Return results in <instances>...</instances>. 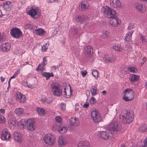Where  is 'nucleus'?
<instances>
[{"label": "nucleus", "mask_w": 147, "mask_h": 147, "mask_svg": "<svg viewBox=\"0 0 147 147\" xmlns=\"http://www.w3.org/2000/svg\"><path fill=\"white\" fill-rule=\"evenodd\" d=\"M66 89L65 87L64 86L61 88L59 84L57 82H53L51 85V90L54 95L59 96L62 94L64 97L69 98L70 94H67Z\"/></svg>", "instance_id": "f257e3e1"}, {"label": "nucleus", "mask_w": 147, "mask_h": 147, "mask_svg": "<svg viewBox=\"0 0 147 147\" xmlns=\"http://www.w3.org/2000/svg\"><path fill=\"white\" fill-rule=\"evenodd\" d=\"M134 117L132 113L125 110L123 111V114L120 115L119 119L122 122L129 124L132 121Z\"/></svg>", "instance_id": "f03ea898"}, {"label": "nucleus", "mask_w": 147, "mask_h": 147, "mask_svg": "<svg viewBox=\"0 0 147 147\" xmlns=\"http://www.w3.org/2000/svg\"><path fill=\"white\" fill-rule=\"evenodd\" d=\"M122 129L121 125L117 121L110 123L107 128V129L111 134H116L120 131Z\"/></svg>", "instance_id": "7ed1b4c3"}, {"label": "nucleus", "mask_w": 147, "mask_h": 147, "mask_svg": "<svg viewBox=\"0 0 147 147\" xmlns=\"http://www.w3.org/2000/svg\"><path fill=\"white\" fill-rule=\"evenodd\" d=\"M90 116L93 122L96 124L100 123L102 120L101 115L99 111L94 108L90 110Z\"/></svg>", "instance_id": "20e7f679"}, {"label": "nucleus", "mask_w": 147, "mask_h": 147, "mask_svg": "<svg viewBox=\"0 0 147 147\" xmlns=\"http://www.w3.org/2000/svg\"><path fill=\"white\" fill-rule=\"evenodd\" d=\"M123 99L126 101H129L132 100L134 96V93L133 91L130 89L125 90L123 93Z\"/></svg>", "instance_id": "39448f33"}, {"label": "nucleus", "mask_w": 147, "mask_h": 147, "mask_svg": "<svg viewBox=\"0 0 147 147\" xmlns=\"http://www.w3.org/2000/svg\"><path fill=\"white\" fill-rule=\"evenodd\" d=\"M103 13L108 18H113L116 17V11L108 6L103 7L102 9Z\"/></svg>", "instance_id": "423d86ee"}, {"label": "nucleus", "mask_w": 147, "mask_h": 147, "mask_svg": "<svg viewBox=\"0 0 147 147\" xmlns=\"http://www.w3.org/2000/svg\"><path fill=\"white\" fill-rule=\"evenodd\" d=\"M43 140L46 144L50 146L53 145L56 141L55 136L53 134H49L45 135Z\"/></svg>", "instance_id": "0eeeda50"}, {"label": "nucleus", "mask_w": 147, "mask_h": 147, "mask_svg": "<svg viewBox=\"0 0 147 147\" xmlns=\"http://www.w3.org/2000/svg\"><path fill=\"white\" fill-rule=\"evenodd\" d=\"M40 10L36 7H33L28 10V13L31 17L37 18L40 16Z\"/></svg>", "instance_id": "6e6552de"}, {"label": "nucleus", "mask_w": 147, "mask_h": 147, "mask_svg": "<svg viewBox=\"0 0 147 147\" xmlns=\"http://www.w3.org/2000/svg\"><path fill=\"white\" fill-rule=\"evenodd\" d=\"M10 33L12 37L18 38L21 36L22 32L19 28L14 27L11 30Z\"/></svg>", "instance_id": "1a4fd4ad"}, {"label": "nucleus", "mask_w": 147, "mask_h": 147, "mask_svg": "<svg viewBox=\"0 0 147 147\" xmlns=\"http://www.w3.org/2000/svg\"><path fill=\"white\" fill-rule=\"evenodd\" d=\"M75 20L78 23L85 25L88 23L89 19L86 16H77L75 18Z\"/></svg>", "instance_id": "9d476101"}, {"label": "nucleus", "mask_w": 147, "mask_h": 147, "mask_svg": "<svg viewBox=\"0 0 147 147\" xmlns=\"http://www.w3.org/2000/svg\"><path fill=\"white\" fill-rule=\"evenodd\" d=\"M27 126L28 129L31 131H33L35 129V120L30 118L27 119L26 121Z\"/></svg>", "instance_id": "9b49d317"}, {"label": "nucleus", "mask_w": 147, "mask_h": 147, "mask_svg": "<svg viewBox=\"0 0 147 147\" xmlns=\"http://www.w3.org/2000/svg\"><path fill=\"white\" fill-rule=\"evenodd\" d=\"M11 138L9 132L7 129L3 130L1 135V138L2 140H8Z\"/></svg>", "instance_id": "f8f14e48"}, {"label": "nucleus", "mask_w": 147, "mask_h": 147, "mask_svg": "<svg viewBox=\"0 0 147 147\" xmlns=\"http://www.w3.org/2000/svg\"><path fill=\"white\" fill-rule=\"evenodd\" d=\"M103 58V61L106 63L112 62L115 60V58L112 55L107 54H105Z\"/></svg>", "instance_id": "ddd939ff"}, {"label": "nucleus", "mask_w": 147, "mask_h": 147, "mask_svg": "<svg viewBox=\"0 0 147 147\" xmlns=\"http://www.w3.org/2000/svg\"><path fill=\"white\" fill-rule=\"evenodd\" d=\"M135 8L138 11L144 12L146 10V8L144 5L139 3H136L135 4Z\"/></svg>", "instance_id": "4468645a"}, {"label": "nucleus", "mask_w": 147, "mask_h": 147, "mask_svg": "<svg viewBox=\"0 0 147 147\" xmlns=\"http://www.w3.org/2000/svg\"><path fill=\"white\" fill-rule=\"evenodd\" d=\"M112 19L110 21L111 25L114 27L119 26L121 23L120 20L118 18L115 17L113 18H111Z\"/></svg>", "instance_id": "2eb2a0df"}, {"label": "nucleus", "mask_w": 147, "mask_h": 147, "mask_svg": "<svg viewBox=\"0 0 147 147\" xmlns=\"http://www.w3.org/2000/svg\"><path fill=\"white\" fill-rule=\"evenodd\" d=\"M70 124L74 126H78L79 125L80 122L78 118L71 117L69 119Z\"/></svg>", "instance_id": "dca6fc26"}, {"label": "nucleus", "mask_w": 147, "mask_h": 147, "mask_svg": "<svg viewBox=\"0 0 147 147\" xmlns=\"http://www.w3.org/2000/svg\"><path fill=\"white\" fill-rule=\"evenodd\" d=\"M13 4L10 1H5L3 2V8L7 11H10L12 7Z\"/></svg>", "instance_id": "f3484780"}, {"label": "nucleus", "mask_w": 147, "mask_h": 147, "mask_svg": "<svg viewBox=\"0 0 147 147\" xmlns=\"http://www.w3.org/2000/svg\"><path fill=\"white\" fill-rule=\"evenodd\" d=\"M25 96L20 92L17 93L16 96V99L17 101L19 102H23L25 101Z\"/></svg>", "instance_id": "a211bd4d"}, {"label": "nucleus", "mask_w": 147, "mask_h": 147, "mask_svg": "<svg viewBox=\"0 0 147 147\" xmlns=\"http://www.w3.org/2000/svg\"><path fill=\"white\" fill-rule=\"evenodd\" d=\"M10 45L8 42L3 43L1 46V50L5 52L8 51L10 49Z\"/></svg>", "instance_id": "6ab92c4d"}, {"label": "nucleus", "mask_w": 147, "mask_h": 147, "mask_svg": "<svg viewBox=\"0 0 147 147\" xmlns=\"http://www.w3.org/2000/svg\"><path fill=\"white\" fill-rule=\"evenodd\" d=\"M13 136L15 140L18 143L22 142L23 139L21 135L18 132H15L14 133Z\"/></svg>", "instance_id": "aec40b11"}, {"label": "nucleus", "mask_w": 147, "mask_h": 147, "mask_svg": "<svg viewBox=\"0 0 147 147\" xmlns=\"http://www.w3.org/2000/svg\"><path fill=\"white\" fill-rule=\"evenodd\" d=\"M16 123V120L15 118H10L8 121L9 127L11 129H13L15 127Z\"/></svg>", "instance_id": "412c9836"}, {"label": "nucleus", "mask_w": 147, "mask_h": 147, "mask_svg": "<svg viewBox=\"0 0 147 147\" xmlns=\"http://www.w3.org/2000/svg\"><path fill=\"white\" fill-rule=\"evenodd\" d=\"M99 136L102 139L107 140L109 137V134L106 131H101L99 132Z\"/></svg>", "instance_id": "4be33fe9"}, {"label": "nucleus", "mask_w": 147, "mask_h": 147, "mask_svg": "<svg viewBox=\"0 0 147 147\" xmlns=\"http://www.w3.org/2000/svg\"><path fill=\"white\" fill-rule=\"evenodd\" d=\"M84 52L85 53L87 54V55H89V57H90L91 55V52L92 53V47L90 46H88L87 47H84Z\"/></svg>", "instance_id": "5701e85b"}, {"label": "nucleus", "mask_w": 147, "mask_h": 147, "mask_svg": "<svg viewBox=\"0 0 147 147\" xmlns=\"http://www.w3.org/2000/svg\"><path fill=\"white\" fill-rule=\"evenodd\" d=\"M112 48L114 50L117 52L122 51L123 49V47L121 46V45L119 44H117L116 45H113L112 46Z\"/></svg>", "instance_id": "b1692460"}, {"label": "nucleus", "mask_w": 147, "mask_h": 147, "mask_svg": "<svg viewBox=\"0 0 147 147\" xmlns=\"http://www.w3.org/2000/svg\"><path fill=\"white\" fill-rule=\"evenodd\" d=\"M139 78V76L134 74H132L129 76V80L131 82H134L135 81H138Z\"/></svg>", "instance_id": "393cba45"}, {"label": "nucleus", "mask_w": 147, "mask_h": 147, "mask_svg": "<svg viewBox=\"0 0 147 147\" xmlns=\"http://www.w3.org/2000/svg\"><path fill=\"white\" fill-rule=\"evenodd\" d=\"M139 131L142 132L147 131V125L145 123L141 125L138 128Z\"/></svg>", "instance_id": "a878e982"}, {"label": "nucleus", "mask_w": 147, "mask_h": 147, "mask_svg": "<svg viewBox=\"0 0 147 147\" xmlns=\"http://www.w3.org/2000/svg\"><path fill=\"white\" fill-rule=\"evenodd\" d=\"M36 110L39 115H43L46 114L47 112L44 109L41 108H37Z\"/></svg>", "instance_id": "bb28decb"}, {"label": "nucleus", "mask_w": 147, "mask_h": 147, "mask_svg": "<svg viewBox=\"0 0 147 147\" xmlns=\"http://www.w3.org/2000/svg\"><path fill=\"white\" fill-rule=\"evenodd\" d=\"M59 146L62 147L65 145L66 144L65 141L61 137H59L58 140Z\"/></svg>", "instance_id": "cd10ccee"}, {"label": "nucleus", "mask_w": 147, "mask_h": 147, "mask_svg": "<svg viewBox=\"0 0 147 147\" xmlns=\"http://www.w3.org/2000/svg\"><path fill=\"white\" fill-rule=\"evenodd\" d=\"M113 3V6L115 8L119 7L121 6V3L119 0H113L112 1Z\"/></svg>", "instance_id": "c85d7f7f"}, {"label": "nucleus", "mask_w": 147, "mask_h": 147, "mask_svg": "<svg viewBox=\"0 0 147 147\" xmlns=\"http://www.w3.org/2000/svg\"><path fill=\"white\" fill-rule=\"evenodd\" d=\"M89 4L87 2H82L81 3V10H87L88 9Z\"/></svg>", "instance_id": "c756f323"}, {"label": "nucleus", "mask_w": 147, "mask_h": 147, "mask_svg": "<svg viewBox=\"0 0 147 147\" xmlns=\"http://www.w3.org/2000/svg\"><path fill=\"white\" fill-rule=\"evenodd\" d=\"M97 87L95 86H92L90 88V92L92 96H95L97 94Z\"/></svg>", "instance_id": "7c9ffc66"}, {"label": "nucleus", "mask_w": 147, "mask_h": 147, "mask_svg": "<svg viewBox=\"0 0 147 147\" xmlns=\"http://www.w3.org/2000/svg\"><path fill=\"white\" fill-rule=\"evenodd\" d=\"M26 122L24 119H21L19 121L17 124V125L20 128H23L25 126Z\"/></svg>", "instance_id": "2f4dec72"}, {"label": "nucleus", "mask_w": 147, "mask_h": 147, "mask_svg": "<svg viewBox=\"0 0 147 147\" xmlns=\"http://www.w3.org/2000/svg\"><path fill=\"white\" fill-rule=\"evenodd\" d=\"M134 32V30H132L127 32L125 36V40L126 41H129L131 39V36Z\"/></svg>", "instance_id": "473e14b6"}, {"label": "nucleus", "mask_w": 147, "mask_h": 147, "mask_svg": "<svg viewBox=\"0 0 147 147\" xmlns=\"http://www.w3.org/2000/svg\"><path fill=\"white\" fill-rule=\"evenodd\" d=\"M78 147H90L88 142L81 141L78 144Z\"/></svg>", "instance_id": "72a5a7b5"}, {"label": "nucleus", "mask_w": 147, "mask_h": 147, "mask_svg": "<svg viewBox=\"0 0 147 147\" xmlns=\"http://www.w3.org/2000/svg\"><path fill=\"white\" fill-rule=\"evenodd\" d=\"M67 130V128L65 126H61L60 127L58 130V131L61 134H65Z\"/></svg>", "instance_id": "f704fd0d"}, {"label": "nucleus", "mask_w": 147, "mask_h": 147, "mask_svg": "<svg viewBox=\"0 0 147 147\" xmlns=\"http://www.w3.org/2000/svg\"><path fill=\"white\" fill-rule=\"evenodd\" d=\"M34 32L36 34L42 36L44 33L45 31L43 29L39 28L35 30Z\"/></svg>", "instance_id": "c9c22d12"}, {"label": "nucleus", "mask_w": 147, "mask_h": 147, "mask_svg": "<svg viewBox=\"0 0 147 147\" xmlns=\"http://www.w3.org/2000/svg\"><path fill=\"white\" fill-rule=\"evenodd\" d=\"M15 113L18 115H20L23 113V109L21 108H16L15 111Z\"/></svg>", "instance_id": "e433bc0d"}, {"label": "nucleus", "mask_w": 147, "mask_h": 147, "mask_svg": "<svg viewBox=\"0 0 147 147\" xmlns=\"http://www.w3.org/2000/svg\"><path fill=\"white\" fill-rule=\"evenodd\" d=\"M41 101L45 104H50L52 102L51 100H49L46 98H42L41 99Z\"/></svg>", "instance_id": "4c0bfd02"}, {"label": "nucleus", "mask_w": 147, "mask_h": 147, "mask_svg": "<svg viewBox=\"0 0 147 147\" xmlns=\"http://www.w3.org/2000/svg\"><path fill=\"white\" fill-rule=\"evenodd\" d=\"M129 71L131 72L136 73L138 72V69L136 67L129 66L128 68Z\"/></svg>", "instance_id": "58836bf2"}, {"label": "nucleus", "mask_w": 147, "mask_h": 147, "mask_svg": "<svg viewBox=\"0 0 147 147\" xmlns=\"http://www.w3.org/2000/svg\"><path fill=\"white\" fill-rule=\"evenodd\" d=\"M43 75L46 78L47 80L49 79L50 77H53L54 76V75L52 73H49L45 72L43 74Z\"/></svg>", "instance_id": "ea45409f"}, {"label": "nucleus", "mask_w": 147, "mask_h": 147, "mask_svg": "<svg viewBox=\"0 0 147 147\" xmlns=\"http://www.w3.org/2000/svg\"><path fill=\"white\" fill-rule=\"evenodd\" d=\"M102 35L103 37L108 38L109 36V32L106 30H103L102 32Z\"/></svg>", "instance_id": "a19ab883"}, {"label": "nucleus", "mask_w": 147, "mask_h": 147, "mask_svg": "<svg viewBox=\"0 0 147 147\" xmlns=\"http://www.w3.org/2000/svg\"><path fill=\"white\" fill-rule=\"evenodd\" d=\"M6 37L5 34L3 33L0 34V42H2L5 41Z\"/></svg>", "instance_id": "79ce46f5"}, {"label": "nucleus", "mask_w": 147, "mask_h": 147, "mask_svg": "<svg viewBox=\"0 0 147 147\" xmlns=\"http://www.w3.org/2000/svg\"><path fill=\"white\" fill-rule=\"evenodd\" d=\"M92 75L96 79H97L98 77L99 72L96 70H93L92 72Z\"/></svg>", "instance_id": "37998d69"}, {"label": "nucleus", "mask_w": 147, "mask_h": 147, "mask_svg": "<svg viewBox=\"0 0 147 147\" xmlns=\"http://www.w3.org/2000/svg\"><path fill=\"white\" fill-rule=\"evenodd\" d=\"M125 48L126 50L128 52L132 51V48L131 45L129 44H127L125 45Z\"/></svg>", "instance_id": "c03bdc74"}, {"label": "nucleus", "mask_w": 147, "mask_h": 147, "mask_svg": "<svg viewBox=\"0 0 147 147\" xmlns=\"http://www.w3.org/2000/svg\"><path fill=\"white\" fill-rule=\"evenodd\" d=\"M45 66L42 64H40L38 65L37 68V70L38 71H43L44 69V67Z\"/></svg>", "instance_id": "a18cd8bd"}, {"label": "nucleus", "mask_w": 147, "mask_h": 147, "mask_svg": "<svg viewBox=\"0 0 147 147\" xmlns=\"http://www.w3.org/2000/svg\"><path fill=\"white\" fill-rule=\"evenodd\" d=\"M96 102V99L94 97H92L90 100V103L91 105H94Z\"/></svg>", "instance_id": "49530a36"}, {"label": "nucleus", "mask_w": 147, "mask_h": 147, "mask_svg": "<svg viewBox=\"0 0 147 147\" xmlns=\"http://www.w3.org/2000/svg\"><path fill=\"white\" fill-rule=\"evenodd\" d=\"M5 117L2 115L0 114V123H4L5 121Z\"/></svg>", "instance_id": "de8ad7c7"}, {"label": "nucleus", "mask_w": 147, "mask_h": 147, "mask_svg": "<svg viewBox=\"0 0 147 147\" xmlns=\"http://www.w3.org/2000/svg\"><path fill=\"white\" fill-rule=\"evenodd\" d=\"M134 24L133 23H130L129 24L128 27V30H130L134 27Z\"/></svg>", "instance_id": "09e8293b"}, {"label": "nucleus", "mask_w": 147, "mask_h": 147, "mask_svg": "<svg viewBox=\"0 0 147 147\" xmlns=\"http://www.w3.org/2000/svg\"><path fill=\"white\" fill-rule=\"evenodd\" d=\"M47 61L46 57H44L43 58V61L42 64L45 66L47 64Z\"/></svg>", "instance_id": "8fccbe9b"}, {"label": "nucleus", "mask_w": 147, "mask_h": 147, "mask_svg": "<svg viewBox=\"0 0 147 147\" xmlns=\"http://www.w3.org/2000/svg\"><path fill=\"white\" fill-rule=\"evenodd\" d=\"M55 119L56 121L58 123H60L62 120L61 117L59 116H57L55 117Z\"/></svg>", "instance_id": "3c124183"}, {"label": "nucleus", "mask_w": 147, "mask_h": 147, "mask_svg": "<svg viewBox=\"0 0 147 147\" xmlns=\"http://www.w3.org/2000/svg\"><path fill=\"white\" fill-rule=\"evenodd\" d=\"M60 107L64 111L65 109V105L64 104H61Z\"/></svg>", "instance_id": "603ef678"}, {"label": "nucleus", "mask_w": 147, "mask_h": 147, "mask_svg": "<svg viewBox=\"0 0 147 147\" xmlns=\"http://www.w3.org/2000/svg\"><path fill=\"white\" fill-rule=\"evenodd\" d=\"M87 71L86 70L82 71H81V73L82 74V76L83 77H84L87 74Z\"/></svg>", "instance_id": "864d4df0"}, {"label": "nucleus", "mask_w": 147, "mask_h": 147, "mask_svg": "<svg viewBox=\"0 0 147 147\" xmlns=\"http://www.w3.org/2000/svg\"><path fill=\"white\" fill-rule=\"evenodd\" d=\"M58 127V125L57 124H55L53 126V131H56Z\"/></svg>", "instance_id": "5fc2aeb1"}, {"label": "nucleus", "mask_w": 147, "mask_h": 147, "mask_svg": "<svg viewBox=\"0 0 147 147\" xmlns=\"http://www.w3.org/2000/svg\"><path fill=\"white\" fill-rule=\"evenodd\" d=\"M89 103L88 102H86L83 105V107L84 108H87L89 107Z\"/></svg>", "instance_id": "6e6d98bb"}, {"label": "nucleus", "mask_w": 147, "mask_h": 147, "mask_svg": "<svg viewBox=\"0 0 147 147\" xmlns=\"http://www.w3.org/2000/svg\"><path fill=\"white\" fill-rule=\"evenodd\" d=\"M147 146V137L144 140V141L143 147H146Z\"/></svg>", "instance_id": "4d7b16f0"}, {"label": "nucleus", "mask_w": 147, "mask_h": 147, "mask_svg": "<svg viewBox=\"0 0 147 147\" xmlns=\"http://www.w3.org/2000/svg\"><path fill=\"white\" fill-rule=\"evenodd\" d=\"M141 38L142 42H146L147 41V39H146V37L142 35H141Z\"/></svg>", "instance_id": "13d9d810"}, {"label": "nucleus", "mask_w": 147, "mask_h": 147, "mask_svg": "<svg viewBox=\"0 0 147 147\" xmlns=\"http://www.w3.org/2000/svg\"><path fill=\"white\" fill-rule=\"evenodd\" d=\"M47 49V47L46 45H44L42 47V50L43 51H46Z\"/></svg>", "instance_id": "bf43d9fd"}, {"label": "nucleus", "mask_w": 147, "mask_h": 147, "mask_svg": "<svg viewBox=\"0 0 147 147\" xmlns=\"http://www.w3.org/2000/svg\"><path fill=\"white\" fill-rule=\"evenodd\" d=\"M20 69H18L17 71L15 72L14 75L16 77L18 75V74L20 73Z\"/></svg>", "instance_id": "052dcab7"}, {"label": "nucleus", "mask_w": 147, "mask_h": 147, "mask_svg": "<svg viewBox=\"0 0 147 147\" xmlns=\"http://www.w3.org/2000/svg\"><path fill=\"white\" fill-rule=\"evenodd\" d=\"M5 109H0V113L3 114L5 113Z\"/></svg>", "instance_id": "680f3d73"}, {"label": "nucleus", "mask_w": 147, "mask_h": 147, "mask_svg": "<svg viewBox=\"0 0 147 147\" xmlns=\"http://www.w3.org/2000/svg\"><path fill=\"white\" fill-rule=\"evenodd\" d=\"M73 31L74 32V34H77L78 33V30L76 28H74L73 30Z\"/></svg>", "instance_id": "e2e57ef3"}, {"label": "nucleus", "mask_w": 147, "mask_h": 147, "mask_svg": "<svg viewBox=\"0 0 147 147\" xmlns=\"http://www.w3.org/2000/svg\"><path fill=\"white\" fill-rule=\"evenodd\" d=\"M27 86L28 87L30 88H32L34 86L33 85H31L30 84H27Z\"/></svg>", "instance_id": "0e129e2a"}, {"label": "nucleus", "mask_w": 147, "mask_h": 147, "mask_svg": "<svg viewBox=\"0 0 147 147\" xmlns=\"http://www.w3.org/2000/svg\"><path fill=\"white\" fill-rule=\"evenodd\" d=\"M1 82H3L4 81L5 78L1 76Z\"/></svg>", "instance_id": "69168bd1"}, {"label": "nucleus", "mask_w": 147, "mask_h": 147, "mask_svg": "<svg viewBox=\"0 0 147 147\" xmlns=\"http://www.w3.org/2000/svg\"><path fill=\"white\" fill-rule=\"evenodd\" d=\"M142 60L144 62H145L146 61V58L144 57L142 59Z\"/></svg>", "instance_id": "338daca9"}, {"label": "nucleus", "mask_w": 147, "mask_h": 147, "mask_svg": "<svg viewBox=\"0 0 147 147\" xmlns=\"http://www.w3.org/2000/svg\"><path fill=\"white\" fill-rule=\"evenodd\" d=\"M66 94L67 95H68V94H70V97H70V96L71 95V90H70V91L69 92V93H67V91H66Z\"/></svg>", "instance_id": "774afa93"}]
</instances>
